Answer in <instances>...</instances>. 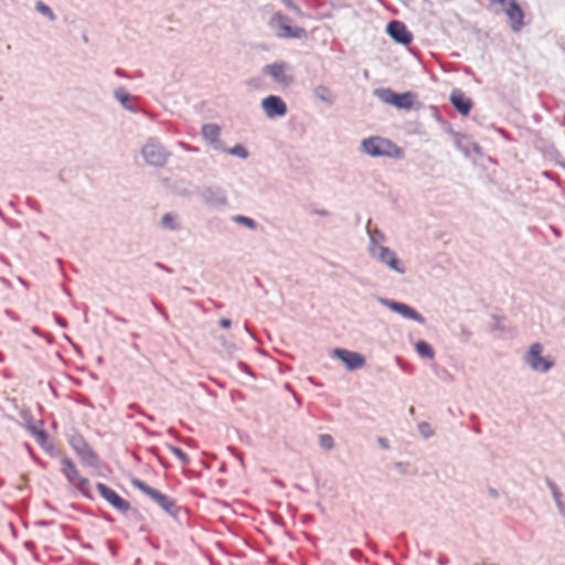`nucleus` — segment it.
<instances>
[{"label": "nucleus", "mask_w": 565, "mask_h": 565, "mask_svg": "<svg viewBox=\"0 0 565 565\" xmlns=\"http://www.w3.org/2000/svg\"><path fill=\"white\" fill-rule=\"evenodd\" d=\"M361 150L373 158H401L403 154V150L396 143L377 136L363 139Z\"/></svg>", "instance_id": "nucleus-1"}, {"label": "nucleus", "mask_w": 565, "mask_h": 565, "mask_svg": "<svg viewBox=\"0 0 565 565\" xmlns=\"http://www.w3.org/2000/svg\"><path fill=\"white\" fill-rule=\"evenodd\" d=\"M131 484L134 488L140 490L142 493L148 495L170 516L177 518L179 515L181 508L178 505L174 499L170 498L167 494H163L159 490L150 487L148 483L138 478L131 479Z\"/></svg>", "instance_id": "nucleus-2"}, {"label": "nucleus", "mask_w": 565, "mask_h": 565, "mask_svg": "<svg viewBox=\"0 0 565 565\" xmlns=\"http://www.w3.org/2000/svg\"><path fill=\"white\" fill-rule=\"evenodd\" d=\"M61 472L64 475L68 483L75 487L85 498L92 500L93 494L89 487V480L79 475V471L73 460L65 456L61 459Z\"/></svg>", "instance_id": "nucleus-3"}, {"label": "nucleus", "mask_w": 565, "mask_h": 565, "mask_svg": "<svg viewBox=\"0 0 565 565\" xmlns=\"http://www.w3.org/2000/svg\"><path fill=\"white\" fill-rule=\"evenodd\" d=\"M544 348L542 343H532L523 356V361L527 364L532 371L546 373L555 365V361L552 356H543Z\"/></svg>", "instance_id": "nucleus-4"}, {"label": "nucleus", "mask_w": 565, "mask_h": 565, "mask_svg": "<svg viewBox=\"0 0 565 565\" xmlns=\"http://www.w3.org/2000/svg\"><path fill=\"white\" fill-rule=\"evenodd\" d=\"M269 25L276 31L278 38L303 39L307 36L306 29L292 26L291 19L281 12H277L271 17Z\"/></svg>", "instance_id": "nucleus-5"}, {"label": "nucleus", "mask_w": 565, "mask_h": 565, "mask_svg": "<svg viewBox=\"0 0 565 565\" xmlns=\"http://www.w3.org/2000/svg\"><path fill=\"white\" fill-rule=\"evenodd\" d=\"M375 95L381 102L393 105L398 109L409 110L414 107L416 94L412 92L396 93L391 88H379L375 90Z\"/></svg>", "instance_id": "nucleus-6"}, {"label": "nucleus", "mask_w": 565, "mask_h": 565, "mask_svg": "<svg viewBox=\"0 0 565 565\" xmlns=\"http://www.w3.org/2000/svg\"><path fill=\"white\" fill-rule=\"evenodd\" d=\"M141 154L145 161L152 167L162 168L166 166L170 153L166 148L153 141H148L141 149Z\"/></svg>", "instance_id": "nucleus-7"}, {"label": "nucleus", "mask_w": 565, "mask_h": 565, "mask_svg": "<svg viewBox=\"0 0 565 565\" xmlns=\"http://www.w3.org/2000/svg\"><path fill=\"white\" fill-rule=\"evenodd\" d=\"M377 301L383 305L384 307L388 308L390 310L401 315L402 317L416 321L419 324L426 323V318L419 313L417 310H415L413 307L408 306L407 303L396 301L394 299L384 298V297H377Z\"/></svg>", "instance_id": "nucleus-8"}, {"label": "nucleus", "mask_w": 565, "mask_h": 565, "mask_svg": "<svg viewBox=\"0 0 565 565\" xmlns=\"http://www.w3.org/2000/svg\"><path fill=\"white\" fill-rule=\"evenodd\" d=\"M490 3H499L504 7L512 31L519 32L524 26V12L516 0H490Z\"/></svg>", "instance_id": "nucleus-9"}, {"label": "nucleus", "mask_w": 565, "mask_h": 565, "mask_svg": "<svg viewBox=\"0 0 565 565\" xmlns=\"http://www.w3.org/2000/svg\"><path fill=\"white\" fill-rule=\"evenodd\" d=\"M96 489L99 494L116 510L126 513L130 510V503L121 498L115 490L109 488L107 484L97 482Z\"/></svg>", "instance_id": "nucleus-10"}, {"label": "nucleus", "mask_w": 565, "mask_h": 565, "mask_svg": "<svg viewBox=\"0 0 565 565\" xmlns=\"http://www.w3.org/2000/svg\"><path fill=\"white\" fill-rule=\"evenodd\" d=\"M333 355L338 358L349 371L362 369L366 362L364 355L361 353L342 348L334 349Z\"/></svg>", "instance_id": "nucleus-11"}, {"label": "nucleus", "mask_w": 565, "mask_h": 565, "mask_svg": "<svg viewBox=\"0 0 565 565\" xmlns=\"http://www.w3.org/2000/svg\"><path fill=\"white\" fill-rule=\"evenodd\" d=\"M262 108L268 118L284 117L287 111V105L281 97L269 95L262 100Z\"/></svg>", "instance_id": "nucleus-12"}, {"label": "nucleus", "mask_w": 565, "mask_h": 565, "mask_svg": "<svg viewBox=\"0 0 565 565\" xmlns=\"http://www.w3.org/2000/svg\"><path fill=\"white\" fill-rule=\"evenodd\" d=\"M386 32L398 44L408 45L413 41L412 32L402 21H390L386 25Z\"/></svg>", "instance_id": "nucleus-13"}, {"label": "nucleus", "mask_w": 565, "mask_h": 565, "mask_svg": "<svg viewBox=\"0 0 565 565\" xmlns=\"http://www.w3.org/2000/svg\"><path fill=\"white\" fill-rule=\"evenodd\" d=\"M201 199L206 205L218 209L227 204V196L221 188L205 186L200 192Z\"/></svg>", "instance_id": "nucleus-14"}, {"label": "nucleus", "mask_w": 565, "mask_h": 565, "mask_svg": "<svg viewBox=\"0 0 565 565\" xmlns=\"http://www.w3.org/2000/svg\"><path fill=\"white\" fill-rule=\"evenodd\" d=\"M289 68V65L282 61L275 62L263 67V73L273 77V79L278 84L289 85L292 83V76L287 75L286 71Z\"/></svg>", "instance_id": "nucleus-15"}, {"label": "nucleus", "mask_w": 565, "mask_h": 565, "mask_svg": "<svg viewBox=\"0 0 565 565\" xmlns=\"http://www.w3.org/2000/svg\"><path fill=\"white\" fill-rule=\"evenodd\" d=\"M449 132L454 136L456 147L463 152L466 156H469L471 152L482 156L481 146L476 142L470 136L457 132L449 128Z\"/></svg>", "instance_id": "nucleus-16"}, {"label": "nucleus", "mask_w": 565, "mask_h": 565, "mask_svg": "<svg viewBox=\"0 0 565 565\" xmlns=\"http://www.w3.org/2000/svg\"><path fill=\"white\" fill-rule=\"evenodd\" d=\"M375 256H377L380 262L387 265L392 270L398 274H404L406 271V267L393 249L386 246H380Z\"/></svg>", "instance_id": "nucleus-17"}, {"label": "nucleus", "mask_w": 565, "mask_h": 565, "mask_svg": "<svg viewBox=\"0 0 565 565\" xmlns=\"http://www.w3.org/2000/svg\"><path fill=\"white\" fill-rule=\"evenodd\" d=\"M204 140L216 151L224 150V142L221 140V128L216 124H204L201 128Z\"/></svg>", "instance_id": "nucleus-18"}, {"label": "nucleus", "mask_w": 565, "mask_h": 565, "mask_svg": "<svg viewBox=\"0 0 565 565\" xmlns=\"http://www.w3.org/2000/svg\"><path fill=\"white\" fill-rule=\"evenodd\" d=\"M449 99L454 108L462 116L469 115L472 109V100L459 88L452 89Z\"/></svg>", "instance_id": "nucleus-19"}, {"label": "nucleus", "mask_w": 565, "mask_h": 565, "mask_svg": "<svg viewBox=\"0 0 565 565\" xmlns=\"http://www.w3.org/2000/svg\"><path fill=\"white\" fill-rule=\"evenodd\" d=\"M75 454L78 456V458L81 459V461L84 466H88L92 468H97L99 466V462H100L99 456L89 446L88 443L85 446H83L82 448H79L77 451H75Z\"/></svg>", "instance_id": "nucleus-20"}, {"label": "nucleus", "mask_w": 565, "mask_h": 565, "mask_svg": "<svg viewBox=\"0 0 565 565\" xmlns=\"http://www.w3.org/2000/svg\"><path fill=\"white\" fill-rule=\"evenodd\" d=\"M114 97L125 109L131 113H138L139 108L135 105L136 97L130 95L124 87L116 88L114 92Z\"/></svg>", "instance_id": "nucleus-21"}, {"label": "nucleus", "mask_w": 565, "mask_h": 565, "mask_svg": "<svg viewBox=\"0 0 565 565\" xmlns=\"http://www.w3.org/2000/svg\"><path fill=\"white\" fill-rule=\"evenodd\" d=\"M313 94L319 100L328 105H332L335 102V96L333 95L331 89L326 85H318L313 89Z\"/></svg>", "instance_id": "nucleus-22"}, {"label": "nucleus", "mask_w": 565, "mask_h": 565, "mask_svg": "<svg viewBox=\"0 0 565 565\" xmlns=\"http://www.w3.org/2000/svg\"><path fill=\"white\" fill-rule=\"evenodd\" d=\"M367 233H369V236H370V253L375 256L376 255V252L379 250V247L377 246V242L379 241H385V235L382 231H380L379 228H374V230H371L369 226H367Z\"/></svg>", "instance_id": "nucleus-23"}, {"label": "nucleus", "mask_w": 565, "mask_h": 565, "mask_svg": "<svg viewBox=\"0 0 565 565\" xmlns=\"http://www.w3.org/2000/svg\"><path fill=\"white\" fill-rule=\"evenodd\" d=\"M546 484H547L548 489L552 492L553 499H554V501H555L559 512L561 513H565V504L562 501L563 494L559 491L557 484L553 480H551L550 478H546Z\"/></svg>", "instance_id": "nucleus-24"}, {"label": "nucleus", "mask_w": 565, "mask_h": 565, "mask_svg": "<svg viewBox=\"0 0 565 565\" xmlns=\"http://www.w3.org/2000/svg\"><path fill=\"white\" fill-rule=\"evenodd\" d=\"M415 350L417 354L422 358L434 359L435 350L434 348L426 341L419 340L415 343Z\"/></svg>", "instance_id": "nucleus-25"}, {"label": "nucleus", "mask_w": 565, "mask_h": 565, "mask_svg": "<svg viewBox=\"0 0 565 565\" xmlns=\"http://www.w3.org/2000/svg\"><path fill=\"white\" fill-rule=\"evenodd\" d=\"M36 443L43 448L49 455L53 456L54 446L49 441V434L45 429H40L35 435Z\"/></svg>", "instance_id": "nucleus-26"}, {"label": "nucleus", "mask_w": 565, "mask_h": 565, "mask_svg": "<svg viewBox=\"0 0 565 565\" xmlns=\"http://www.w3.org/2000/svg\"><path fill=\"white\" fill-rule=\"evenodd\" d=\"M220 151L228 153V154H232V156H235V157L241 158V159H247L248 156H249L248 150L243 145H241V143H237V145H235L232 148H226L224 146V150H220Z\"/></svg>", "instance_id": "nucleus-27"}, {"label": "nucleus", "mask_w": 565, "mask_h": 565, "mask_svg": "<svg viewBox=\"0 0 565 565\" xmlns=\"http://www.w3.org/2000/svg\"><path fill=\"white\" fill-rule=\"evenodd\" d=\"M67 440L74 451H77L79 448L87 444L85 437L78 431H74L72 435H70Z\"/></svg>", "instance_id": "nucleus-28"}, {"label": "nucleus", "mask_w": 565, "mask_h": 565, "mask_svg": "<svg viewBox=\"0 0 565 565\" xmlns=\"http://www.w3.org/2000/svg\"><path fill=\"white\" fill-rule=\"evenodd\" d=\"M161 225L170 231H175L180 227L175 220V216L171 213L163 214L161 218Z\"/></svg>", "instance_id": "nucleus-29"}, {"label": "nucleus", "mask_w": 565, "mask_h": 565, "mask_svg": "<svg viewBox=\"0 0 565 565\" xmlns=\"http://www.w3.org/2000/svg\"><path fill=\"white\" fill-rule=\"evenodd\" d=\"M233 222L244 225L250 230H255L257 227V223L252 217L245 215H234L232 216Z\"/></svg>", "instance_id": "nucleus-30"}, {"label": "nucleus", "mask_w": 565, "mask_h": 565, "mask_svg": "<svg viewBox=\"0 0 565 565\" xmlns=\"http://www.w3.org/2000/svg\"><path fill=\"white\" fill-rule=\"evenodd\" d=\"M167 447L183 465H189L190 457L181 448L170 444Z\"/></svg>", "instance_id": "nucleus-31"}, {"label": "nucleus", "mask_w": 565, "mask_h": 565, "mask_svg": "<svg viewBox=\"0 0 565 565\" xmlns=\"http://www.w3.org/2000/svg\"><path fill=\"white\" fill-rule=\"evenodd\" d=\"M319 446L324 450H331L334 448V439L330 434L319 435Z\"/></svg>", "instance_id": "nucleus-32"}, {"label": "nucleus", "mask_w": 565, "mask_h": 565, "mask_svg": "<svg viewBox=\"0 0 565 565\" xmlns=\"http://www.w3.org/2000/svg\"><path fill=\"white\" fill-rule=\"evenodd\" d=\"M35 9L43 15L47 17L51 21H54L56 19V15L54 14L53 10L42 1L36 2Z\"/></svg>", "instance_id": "nucleus-33"}, {"label": "nucleus", "mask_w": 565, "mask_h": 565, "mask_svg": "<svg viewBox=\"0 0 565 565\" xmlns=\"http://www.w3.org/2000/svg\"><path fill=\"white\" fill-rule=\"evenodd\" d=\"M417 428H418V433L424 437V438H429L431 436H434L435 434V430L433 429V427L430 426L429 423L427 422H420L418 425H417Z\"/></svg>", "instance_id": "nucleus-34"}, {"label": "nucleus", "mask_w": 565, "mask_h": 565, "mask_svg": "<svg viewBox=\"0 0 565 565\" xmlns=\"http://www.w3.org/2000/svg\"><path fill=\"white\" fill-rule=\"evenodd\" d=\"M237 366L244 373L250 375L252 377H256L254 371L252 370V367L247 363H245L243 361H238Z\"/></svg>", "instance_id": "nucleus-35"}, {"label": "nucleus", "mask_w": 565, "mask_h": 565, "mask_svg": "<svg viewBox=\"0 0 565 565\" xmlns=\"http://www.w3.org/2000/svg\"><path fill=\"white\" fill-rule=\"evenodd\" d=\"M21 417H22V419H23V420H24V423H25V428H28V425H33V424H35V423H34V419H33V416H32V414H31V412H30V411H22V412H21Z\"/></svg>", "instance_id": "nucleus-36"}, {"label": "nucleus", "mask_w": 565, "mask_h": 565, "mask_svg": "<svg viewBox=\"0 0 565 565\" xmlns=\"http://www.w3.org/2000/svg\"><path fill=\"white\" fill-rule=\"evenodd\" d=\"M26 204L38 213H42L40 203L33 198H26Z\"/></svg>", "instance_id": "nucleus-37"}, {"label": "nucleus", "mask_w": 565, "mask_h": 565, "mask_svg": "<svg viewBox=\"0 0 565 565\" xmlns=\"http://www.w3.org/2000/svg\"><path fill=\"white\" fill-rule=\"evenodd\" d=\"M39 425H40V427H38L36 424L28 425L26 429L31 433L32 436L35 437L36 433L40 431V429H43L42 426L44 425V422L43 420H39Z\"/></svg>", "instance_id": "nucleus-38"}, {"label": "nucleus", "mask_w": 565, "mask_h": 565, "mask_svg": "<svg viewBox=\"0 0 565 565\" xmlns=\"http://www.w3.org/2000/svg\"><path fill=\"white\" fill-rule=\"evenodd\" d=\"M460 335H461L462 341L467 342V341H469L470 337L472 335V332L469 329H467L465 326H461L460 327Z\"/></svg>", "instance_id": "nucleus-39"}, {"label": "nucleus", "mask_w": 565, "mask_h": 565, "mask_svg": "<svg viewBox=\"0 0 565 565\" xmlns=\"http://www.w3.org/2000/svg\"><path fill=\"white\" fill-rule=\"evenodd\" d=\"M53 317H54V320L56 321V323L62 327V328H67L68 323L66 321L65 318H63L61 315L54 312L53 313Z\"/></svg>", "instance_id": "nucleus-40"}, {"label": "nucleus", "mask_w": 565, "mask_h": 565, "mask_svg": "<svg viewBox=\"0 0 565 565\" xmlns=\"http://www.w3.org/2000/svg\"><path fill=\"white\" fill-rule=\"evenodd\" d=\"M492 319H493V321H494V323H493V330H500V331H503V330H504V327H503V324H502V322H501V318L494 315V316H492Z\"/></svg>", "instance_id": "nucleus-41"}, {"label": "nucleus", "mask_w": 565, "mask_h": 565, "mask_svg": "<svg viewBox=\"0 0 565 565\" xmlns=\"http://www.w3.org/2000/svg\"><path fill=\"white\" fill-rule=\"evenodd\" d=\"M154 266H156L157 268L161 269V270H164V271H166V273H168V274H172V273L174 271L171 267H169V266H167L166 264L160 263V262H157V263L154 264Z\"/></svg>", "instance_id": "nucleus-42"}, {"label": "nucleus", "mask_w": 565, "mask_h": 565, "mask_svg": "<svg viewBox=\"0 0 565 565\" xmlns=\"http://www.w3.org/2000/svg\"><path fill=\"white\" fill-rule=\"evenodd\" d=\"M433 115H434V118L440 122V124H446V121L443 119L438 108L436 106H433Z\"/></svg>", "instance_id": "nucleus-43"}, {"label": "nucleus", "mask_w": 565, "mask_h": 565, "mask_svg": "<svg viewBox=\"0 0 565 565\" xmlns=\"http://www.w3.org/2000/svg\"><path fill=\"white\" fill-rule=\"evenodd\" d=\"M231 326H232V320H231V319H228V318H222V319L220 320V327H221V328H223V329H228V328H231Z\"/></svg>", "instance_id": "nucleus-44"}, {"label": "nucleus", "mask_w": 565, "mask_h": 565, "mask_svg": "<svg viewBox=\"0 0 565 565\" xmlns=\"http://www.w3.org/2000/svg\"><path fill=\"white\" fill-rule=\"evenodd\" d=\"M437 562H438L439 565H448L449 564V558L446 555L440 554L438 556Z\"/></svg>", "instance_id": "nucleus-45"}, {"label": "nucleus", "mask_w": 565, "mask_h": 565, "mask_svg": "<svg viewBox=\"0 0 565 565\" xmlns=\"http://www.w3.org/2000/svg\"><path fill=\"white\" fill-rule=\"evenodd\" d=\"M223 345L228 353H233L236 350V345L234 343H227L223 341Z\"/></svg>", "instance_id": "nucleus-46"}, {"label": "nucleus", "mask_w": 565, "mask_h": 565, "mask_svg": "<svg viewBox=\"0 0 565 565\" xmlns=\"http://www.w3.org/2000/svg\"><path fill=\"white\" fill-rule=\"evenodd\" d=\"M488 494L489 497L493 498V499H497L499 498V491L492 487L488 488Z\"/></svg>", "instance_id": "nucleus-47"}, {"label": "nucleus", "mask_w": 565, "mask_h": 565, "mask_svg": "<svg viewBox=\"0 0 565 565\" xmlns=\"http://www.w3.org/2000/svg\"><path fill=\"white\" fill-rule=\"evenodd\" d=\"M114 73L118 77H128V74L126 73V71L122 68H119V67L115 68Z\"/></svg>", "instance_id": "nucleus-48"}, {"label": "nucleus", "mask_w": 565, "mask_h": 565, "mask_svg": "<svg viewBox=\"0 0 565 565\" xmlns=\"http://www.w3.org/2000/svg\"><path fill=\"white\" fill-rule=\"evenodd\" d=\"M51 524H53V521L39 520L35 522L36 526H49Z\"/></svg>", "instance_id": "nucleus-49"}, {"label": "nucleus", "mask_w": 565, "mask_h": 565, "mask_svg": "<svg viewBox=\"0 0 565 565\" xmlns=\"http://www.w3.org/2000/svg\"><path fill=\"white\" fill-rule=\"evenodd\" d=\"M24 547L28 551H33V550H35V543L33 541H25L24 542Z\"/></svg>", "instance_id": "nucleus-50"}, {"label": "nucleus", "mask_w": 565, "mask_h": 565, "mask_svg": "<svg viewBox=\"0 0 565 565\" xmlns=\"http://www.w3.org/2000/svg\"><path fill=\"white\" fill-rule=\"evenodd\" d=\"M183 148L188 151H192V152H195V151H199V148L198 147H194V146H191V145H185L183 143Z\"/></svg>", "instance_id": "nucleus-51"}, {"label": "nucleus", "mask_w": 565, "mask_h": 565, "mask_svg": "<svg viewBox=\"0 0 565 565\" xmlns=\"http://www.w3.org/2000/svg\"><path fill=\"white\" fill-rule=\"evenodd\" d=\"M350 554L352 557L359 559L362 553L359 550H351Z\"/></svg>", "instance_id": "nucleus-52"}, {"label": "nucleus", "mask_w": 565, "mask_h": 565, "mask_svg": "<svg viewBox=\"0 0 565 565\" xmlns=\"http://www.w3.org/2000/svg\"><path fill=\"white\" fill-rule=\"evenodd\" d=\"M108 315L111 316V313L109 311H107ZM113 318L116 320V321H119V322H122V323H126L127 320L122 317H119V316H116V315H113Z\"/></svg>", "instance_id": "nucleus-53"}, {"label": "nucleus", "mask_w": 565, "mask_h": 565, "mask_svg": "<svg viewBox=\"0 0 565 565\" xmlns=\"http://www.w3.org/2000/svg\"><path fill=\"white\" fill-rule=\"evenodd\" d=\"M108 545H109V550H110L111 555L116 556V554H117L116 547L113 545L111 542H108Z\"/></svg>", "instance_id": "nucleus-54"}, {"label": "nucleus", "mask_w": 565, "mask_h": 565, "mask_svg": "<svg viewBox=\"0 0 565 565\" xmlns=\"http://www.w3.org/2000/svg\"><path fill=\"white\" fill-rule=\"evenodd\" d=\"M64 337H65V339H66L68 342H71V343L73 344L74 349H75L77 352H79V351H81V348H79L78 345L74 344V343L72 342L71 338H70L67 334H65Z\"/></svg>", "instance_id": "nucleus-55"}, {"label": "nucleus", "mask_w": 565, "mask_h": 565, "mask_svg": "<svg viewBox=\"0 0 565 565\" xmlns=\"http://www.w3.org/2000/svg\"><path fill=\"white\" fill-rule=\"evenodd\" d=\"M379 443L383 448H387V441L385 438L380 437Z\"/></svg>", "instance_id": "nucleus-56"}, {"label": "nucleus", "mask_w": 565, "mask_h": 565, "mask_svg": "<svg viewBox=\"0 0 565 565\" xmlns=\"http://www.w3.org/2000/svg\"><path fill=\"white\" fill-rule=\"evenodd\" d=\"M153 306H154V308H156L160 313H162V315H164V316H166V312H164L163 308H162L160 305H158V303L153 302Z\"/></svg>", "instance_id": "nucleus-57"}, {"label": "nucleus", "mask_w": 565, "mask_h": 565, "mask_svg": "<svg viewBox=\"0 0 565 565\" xmlns=\"http://www.w3.org/2000/svg\"><path fill=\"white\" fill-rule=\"evenodd\" d=\"M128 408H129V409L137 411V409H139V408H140V406H139L138 404H136V403H131V404H129V405H128Z\"/></svg>", "instance_id": "nucleus-58"}, {"label": "nucleus", "mask_w": 565, "mask_h": 565, "mask_svg": "<svg viewBox=\"0 0 565 565\" xmlns=\"http://www.w3.org/2000/svg\"><path fill=\"white\" fill-rule=\"evenodd\" d=\"M317 214L321 215V216H327L329 215V212L327 210H318L316 211Z\"/></svg>", "instance_id": "nucleus-59"}, {"label": "nucleus", "mask_w": 565, "mask_h": 565, "mask_svg": "<svg viewBox=\"0 0 565 565\" xmlns=\"http://www.w3.org/2000/svg\"><path fill=\"white\" fill-rule=\"evenodd\" d=\"M32 332H33V333H35V334H38V335H41V334H42V333H41V331H40V329H39L38 327H33V328H32Z\"/></svg>", "instance_id": "nucleus-60"}, {"label": "nucleus", "mask_w": 565, "mask_h": 565, "mask_svg": "<svg viewBox=\"0 0 565 565\" xmlns=\"http://www.w3.org/2000/svg\"><path fill=\"white\" fill-rule=\"evenodd\" d=\"M145 417H146L148 420H150V422H154V419H156V418H154V416H153V415H150V414H147Z\"/></svg>", "instance_id": "nucleus-61"}, {"label": "nucleus", "mask_w": 565, "mask_h": 565, "mask_svg": "<svg viewBox=\"0 0 565 565\" xmlns=\"http://www.w3.org/2000/svg\"><path fill=\"white\" fill-rule=\"evenodd\" d=\"M500 132H501V135H502L504 138L509 139V135H508V132H507L505 130L500 129Z\"/></svg>", "instance_id": "nucleus-62"}, {"label": "nucleus", "mask_w": 565, "mask_h": 565, "mask_svg": "<svg viewBox=\"0 0 565 565\" xmlns=\"http://www.w3.org/2000/svg\"><path fill=\"white\" fill-rule=\"evenodd\" d=\"M180 194H181V195H184V196H189V195H191L190 191H186V190H185V191L180 192Z\"/></svg>", "instance_id": "nucleus-63"}, {"label": "nucleus", "mask_w": 565, "mask_h": 565, "mask_svg": "<svg viewBox=\"0 0 565 565\" xmlns=\"http://www.w3.org/2000/svg\"><path fill=\"white\" fill-rule=\"evenodd\" d=\"M552 230H553V232H554V234H555L556 236H559V235H561V232H559L557 228L552 227Z\"/></svg>", "instance_id": "nucleus-64"}]
</instances>
